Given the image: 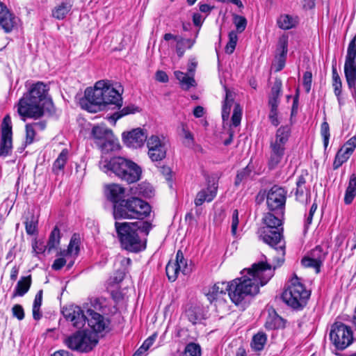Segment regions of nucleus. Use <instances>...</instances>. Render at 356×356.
Masks as SVG:
<instances>
[{
    "label": "nucleus",
    "mask_w": 356,
    "mask_h": 356,
    "mask_svg": "<svg viewBox=\"0 0 356 356\" xmlns=\"http://www.w3.org/2000/svg\"><path fill=\"white\" fill-rule=\"evenodd\" d=\"M321 134L323 139V145L325 148H326L329 143L330 138V127L328 123L325 121L321 124Z\"/></svg>",
    "instance_id": "nucleus-48"
},
{
    "label": "nucleus",
    "mask_w": 356,
    "mask_h": 356,
    "mask_svg": "<svg viewBox=\"0 0 356 356\" xmlns=\"http://www.w3.org/2000/svg\"><path fill=\"white\" fill-rule=\"evenodd\" d=\"M82 104L87 111L95 113L102 106L115 105L120 108L122 98L120 91L113 88L109 81L101 80L96 82L94 88H86L85 100Z\"/></svg>",
    "instance_id": "nucleus-4"
},
{
    "label": "nucleus",
    "mask_w": 356,
    "mask_h": 356,
    "mask_svg": "<svg viewBox=\"0 0 356 356\" xmlns=\"http://www.w3.org/2000/svg\"><path fill=\"white\" fill-rule=\"evenodd\" d=\"M326 255L327 252L324 251L319 245L311 250L308 254V256L312 258V260L313 259V261H315L317 265H320L321 266L325 260Z\"/></svg>",
    "instance_id": "nucleus-37"
},
{
    "label": "nucleus",
    "mask_w": 356,
    "mask_h": 356,
    "mask_svg": "<svg viewBox=\"0 0 356 356\" xmlns=\"http://www.w3.org/2000/svg\"><path fill=\"white\" fill-rule=\"evenodd\" d=\"M79 251V241L76 238L72 237L70 240L69 246H68V252L70 254H77Z\"/></svg>",
    "instance_id": "nucleus-57"
},
{
    "label": "nucleus",
    "mask_w": 356,
    "mask_h": 356,
    "mask_svg": "<svg viewBox=\"0 0 356 356\" xmlns=\"http://www.w3.org/2000/svg\"><path fill=\"white\" fill-rule=\"evenodd\" d=\"M125 189L118 184H111L106 186L105 193L110 201L114 204L122 201L124 196Z\"/></svg>",
    "instance_id": "nucleus-20"
},
{
    "label": "nucleus",
    "mask_w": 356,
    "mask_h": 356,
    "mask_svg": "<svg viewBox=\"0 0 356 356\" xmlns=\"http://www.w3.org/2000/svg\"><path fill=\"white\" fill-rule=\"evenodd\" d=\"M186 316L189 321H191L193 324H195L197 321L200 320V315L195 308L188 309L186 311Z\"/></svg>",
    "instance_id": "nucleus-56"
},
{
    "label": "nucleus",
    "mask_w": 356,
    "mask_h": 356,
    "mask_svg": "<svg viewBox=\"0 0 356 356\" xmlns=\"http://www.w3.org/2000/svg\"><path fill=\"white\" fill-rule=\"evenodd\" d=\"M291 134V129L289 126H282L276 131L274 138L270 141V150L284 156L286 144Z\"/></svg>",
    "instance_id": "nucleus-16"
},
{
    "label": "nucleus",
    "mask_w": 356,
    "mask_h": 356,
    "mask_svg": "<svg viewBox=\"0 0 356 356\" xmlns=\"http://www.w3.org/2000/svg\"><path fill=\"white\" fill-rule=\"evenodd\" d=\"M353 153L350 152L346 147H342L337 152L334 161L333 163V168L334 170L338 169L347 160L350 158Z\"/></svg>",
    "instance_id": "nucleus-31"
},
{
    "label": "nucleus",
    "mask_w": 356,
    "mask_h": 356,
    "mask_svg": "<svg viewBox=\"0 0 356 356\" xmlns=\"http://www.w3.org/2000/svg\"><path fill=\"white\" fill-rule=\"evenodd\" d=\"M42 294H43L42 290H40L38 291V293L35 295L34 301H33V307L35 308V307H41L42 302Z\"/></svg>",
    "instance_id": "nucleus-64"
},
{
    "label": "nucleus",
    "mask_w": 356,
    "mask_h": 356,
    "mask_svg": "<svg viewBox=\"0 0 356 356\" xmlns=\"http://www.w3.org/2000/svg\"><path fill=\"white\" fill-rule=\"evenodd\" d=\"M15 18L9 12L5 4L0 1V25L6 33L10 32L15 26Z\"/></svg>",
    "instance_id": "nucleus-19"
},
{
    "label": "nucleus",
    "mask_w": 356,
    "mask_h": 356,
    "mask_svg": "<svg viewBox=\"0 0 356 356\" xmlns=\"http://www.w3.org/2000/svg\"><path fill=\"white\" fill-rule=\"evenodd\" d=\"M278 26L284 30H289L293 28L298 24V17L289 15H282L277 19Z\"/></svg>",
    "instance_id": "nucleus-29"
},
{
    "label": "nucleus",
    "mask_w": 356,
    "mask_h": 356,
    "mask_svg": "<svg viewBox=\"0 0 356 356\" xmlns=\"http://www.w3.org/2000/svg\"><path fill=\"white\" fill-rule=\"evenodd\" d=\"M202 350L199 344L189 343L185 348L183 356H201Z\"/></svg>",
    "instance_id": "nucleus-38"
},
{
    "label": "nucleus",
    "mask_w": 356,
    "mask_h": 356,
    "mask_svg": "<svg viewBox=\"0 0 356 356\" xmlns=\"http://www.w3.org/2000/svg\"><path fill=\"white\" fill-rule=\"evenodd\" d=\"M278 106H270V113H269V120L271 122V124L277 127L280 124V120H278L277 115H278V111H277Z\"/></svg>",
    "instance_id": "nucleus-51"
},
{
    "label": "nucleus",
    "mask_w": 356,
    "mask_h": 356,
    "mask_svg": "<svg viewBox=\"0 0 356 356\" xmlns=\"http://www.w3.org/2000/svg\"><path fill=\"white\" fill-rule=\"evenodd\" d=\"M217 193V186L214 184L206 189L200 191L195 199V204L198 207L202 205L205 201L211 202L216 197Z\"/></svg>",
    "instance_id": "nucleus-21"
},
{
    "label": "nucleus",
    "mask_w": 356,
    "mask_h": 356,
    "mask_svg": "<svg viewBox=\"0 0 356 356\" xmlns=\"http://www.w3.org/2000/svg\"><path fill=\"white\" fill-rule=\"evenodd\" d=\"M156 338V334H153L152 336L149 337L142 344V349H145L146 351H147L149 347L154 343Z\"/></svg>",
    "instance_id": "nucleus-60"
},
{
    "label": "nucleus",
    "mask_w": 356,
    "mask_h": 356,
    "mask_svg": "<svg viewBox=\"0 0 356 356\" xmlns=\"http://www.w3.org/2000/svg\"><path fill=\"white\" fill-rule=\"evenodd\" d=\"M295 195H296V198L297 200L303 202V200H305V197H307V195L306 187L296 186Z\"/></svg>",
    "instance_id": "nucleus-58"
},
{
    "label": "nucleus",
    "mask_w": 356,
    "mask_h": 356,
    "mask_svg": "<svg viewBox=\"0 0 356 356\" xmlns=\"http://www.w3.org/2000/svg\"><path fill=\"white\" fill-rule=\"evenodd\" d=\"M309 296L310 292L306 290L296 275L291 279L290 285L282 294L283 301L294 309H302Z\"/></svg>",
    "instance_id": "nucleus-9"
},
{
    "label": "nucleus",
    "mask_w": 356,
    "mask_h": 356,
    "mask_svg": "<svg viewBox=\"0 0 356 356\" xmlns=\"http://www.w3.org/2000/svg\"><path fill=\"white\" fill-rule=\"evenodd\" d=\"M316 209H317V204L314 202L312 205V207L309 209V214L305 220V227L306 229L308 228L309 225H311V223L312 222V219H313V216H314V213L316 211Z\"/></svg>",
    "instance_id": "nucleus-59"
},
{
    "label": "nucleus",
    "mask_w": 356,
    "mask_h": 356,
    "mask_svg": "<svg viewBox=\"0 0 356 356\" xmlns=\"http://www.w3.org/2000/svg\"><path fill=\"white\" fill-rule=\"evenodd\" d=\"M182 134L184 136L183 143L186 147H193L195 143V140L193 134L186 129L185 125L182 126Z\"/></svg>",
    "instance_id": "nucleus-45"
},
{
    "label": "nucleus",
    "mask_w": 356,
    "mask_h": 356,
    "mask_svg": "<svg viewBox=\"0 0 356 356\" xmlns=\"http://www.w3.org/2000/svg\"><path fill=\"white\" fill-rule=\"evenodd\" d=\"M163 39L165 41H169L170 40H174L177 42V43H183L184 42V38L179 35H175L172 33H165L163 35Z\"/></svg>",
    "instance_id": "nucleus-61"
},
{
    "label": "nucleus",
    "mask_w": 356,
    "mask_h": 356,
    "mask_svg": "<svg viewBox=\"0 0 356 356\" xmlns=\"http://www.w3.org/2000/svg\"><path fill=\"white\" fill-rule=\"evenodd\" d=\"M72 4L70 0H66L56 6L51 12V15L56 19H63L70 11Z\"/></svg>",
    "instance_id": "nucleus-25"
},
{
    "label": "nucleus",
    "mask_w": 356,
    "mask_h": 356,
    "mask_svg": "<svg viewBox=\"0 0 356 356\" xmlns=\"http://www.w3.org/2000/svg\"><path fill=\"white\" fill-rule=\"evenodd\" d=\"M332 86L334 88V93L337 97V100L341 104V94L342 90L341 79L337 72L336 64L332 65Z\"/></svg>",
    "instance_id": "nucleus-28"
},
{
    "label": "nucleus",
    "mask_w": 356,
    "mask_h": 356,
    "mask_svg": "<svg viewBox=\"0 0 356 356\" xmlns=\"http://www.w3.org/2000/svg\"><path fill=\"white\" fill-rule=\"evenodd\" d=\"M150 212L149 204L138 197L124 199L118 204L113 205V216L115 219L136 218L143 220L147 217Z\"/></svg>",
    "instance_id": "nucleus-8"
},
{
    "label": "nucleus",
    "mask_w": 356,
    "mask_h": 356,
    "mask_svg": "<svg viewBox=\"0 0 356 356\" xmlns=\"http://www.w3.org/2000/svg\"><path fill=\"white\" fill-rule=\"evenodd\" d=\"M62 313L65 318L70 321L76 328L83 327L87 321L88 325L95 334L103 331H109V321L92 309H88V316H86L80 307L72 305L64 307Z\"/></svg>",
    "instance_id": "nucleus-6"
},
{
    "label": "nucleus",
    "mask_w": 356,
    "mask_h": 356,
    "mask_svg": "<svg viewBox=\"0 0 356 356\" xmlns=\"http://www.w3.org/2000/svg\"><path fill=\"white\" fill-rule=\"evenodd\" d=\"M100 168L106 173L115 174L128 184L137 182L142 175V168L136 163L122 156L113 157L108 161L101 163Z\"/></svg>",
    "instance_id": "nucleus-7"
},
{
    "label": "nucleus",
    "mask_w": 356,
    "mask_h": 356,
    "mask_svg": "<svg viewBox=\"0 0 356 356\" xmlns=\"http://www.w3.org/2000/svg\"><path fill=\"white\" fill-rule=\"evenodd\" d=\"M287 191L284 188L274 185L268 192L266 203L268 208L271 211L283 214L286 200Z\"/></svg>",
    "instance_id": "nucleus-14"
},
{
    "label": "nucleus",
    "mask_w": 356,
    "mask_h": 356,
    "mask_svg": "<svg viewBox=\"0 0 356 356\" xmlns=\"http://www.w3.org/2000/svg\"><path fill=\"white\" fill-rule=\"evenodd\" d=\"M98 343L95 333L87 331H77L65 339L66 346L73 350L88 353Z\"/></svg>",
    "instance_id": "nucleus-10"
},
{
    "label": "nucleus",
    "mask_w": 356,
    "mask_h": 356,
    "mask_svg": "<svg viewBox=\"0 0 356 356\" xmlns=\"http://www.w3.org/2000/svg\"><path fill=\"white\" fill-rule=\"evenodd\" d=\"M356 195V175L353 174L350 177L348 186L345 192L344 203L350 204Z\"/></svg>",
    "instance_id": "nucleus-27"
},
{
    "label": "nucleus",
    "mask_w": 356,
    "mask_h": 356,
    "mask_svg": "<svg viewBox=\"0 0 356 356\" xmlns=\"http://www.w3.org/2000/svg\"><path fill=\"white\" fill-rule=\"evenodd\" d=\"M282 83L281 79H275L273 86L271 88L268 99L269 106H278L280 104V97L282 94Z\"/></svg>",
    "instance_id": "nucleus-23"
},
{
    "label": "nucleus",
    "mask_w": 356,
    "mask_h": 356,
    "mask_svg": "<svg viewBox=\"0 0 356 356\" xmlns=\"http://www.w3.org/2000/svg\"><path fill=\"white\" fill-rule=\"evenodd\" d=\"M32 283L31 275L24 276L17 282L13 296H23L29 290Z\"/></svg>",
    "instance_id": "nucleus-24"
},
{
    "label": "nucleus",
    "mask_w": 356,
    "mask_h": 356,
    "mask_svg": "<svg viewBox=\"0 0 356 356\" xmlns=\"http://www.w3.org/2000/svg\"><path fill=\"white\" fill-rule=\"evenodd\" d=\"M343 147H346L353 153L356 147V136L350 138Z\"/></svg>",
    "instance_id": "nucleus-63"
},
{
    "label": "nucleus",
    "mask_w": 356,
    "mask_h": 356,
    "mask_svg": "<svg viewBox=\"0 0 356 356\" xmlns=\"http://www.w3.org/2000/svg\"><path fill=\"white\" fill-rule=\"evenodd\" d=\"M175 76L179 81L181 86L184 90H187L195 84L194 78L189 74L188 75L182 72L175 71Z\"/></svg>",
    "instance_id": "nucleus-30"
},
{
    "label": "nucleus",
    "mask_w": 356,
    "mask_h": 356,
    "mask_svg": "<svg viewBox=\"0 0 356 356\" xmlns=\"http://www.w3.org/2000/svg\"><path fill=\"white\" fill-rule=\"evenodd\" d=\"M68 156V151L66 149L62 150L53 164V172L58 175L63 171L66 164Z\"/></svg>",
    "instance_id": "nucleus-34"
},
{
    "label": "nucleus",
    "mask_w": 356,
    "mask_h": 356,
    "mask_svg": "<svg viewBox=\"0 0 356 356\" xmlns=\"http://www.w3.org/2000/svg\"><path fill=\"white\" fill-rule=\"evenodd\" d=\"M344 75L350 89L356 88V35L350 40L347 49L344 63Z\"/></svg>",
    "instance_id": "nucleus-13"
},
{
    "label": "nucleus",
    "mask_w": 356,
    "mask_h": 356,
    "mask_svg": "<svg viewBox=\"0 0 356 356\" xmlns=\"http://www.w3.org/2000/svg\"><path fill=\"white\" fill-rule=\"evenodd\" d=\"M35 136V130L33 128V126L31 125L30 124H26L25 145H27L31 144L34 140Z\"/></svg>",
    "instance_id": "nucleus-50"
},
{
    "label": "nucleus",
    "mask_w": 356,
    "mask_h": 356,
    "mask_svg": "<svg viewBox=\"0 0 356 356\" xmlns=\"http://www.w3.org/2000/svg\"><path fill=\"white\" fill-rule=\"evenodd\" d=\"M147 139L146 132L140 128L134 129L131 131L122 134L123 142L127 146L131 148L136 149L142 147Z\"/></svg>",
    "instance_id": "nucleus-18"
},
{
    "label": "nucleus",
    "mask_w": 356,
    "mask_h": 356,
    "mask_svg": "<svg viewBox=\"0 0 356 356\" xmlns=\"http://www.w3.org/2000/svg\"><path fill=\"white\" fill-rule=\"evenodd\" d=\"M330 339L337 349L343 350L353 342L352 330L341 322H336L331 326Z\"/></svg>",
    "instance_id": "nucleus-12"
},
{
    "label": "nucleus",
    "mask_w": 356,
    "mask_h": 356,
    "mask_svg": "<svg viewBox=\"0 0 356 356\" xmlns=\"http://www.w3.org/2000/svg\"><path fill=\"white\" fill-rule=\"evenodd\" d=\"M282 320L277 315L269 316L265 323V327L268 330L278 329L281 326Z\"/></svg>",
    "instance_id": "nucleus-43"
},
{
    "label": "nucleus",
    "mask_w": 356,
    "mask_h": 356,
    "mask_svg": "<svg viewBox=\"0 0 356 356\" xmlns=\"http://www.w3.org/2000/svg\"><path fill=\"white\" fill-rule=\"evenodd\" d=\"M238 225V211L237 209L234 210L232 216L231 232L233 236L236 235L237 228Z\"/></svg>",
    "instance_id": "nucleus-54"
},
{
    "label": "nucleus",
    "mask_w": 356,
    "mask_h": 356,
    "mask_svg": "<svg viewBox=\"0 0 356 356\" xmlns=\"http://www.w3.org/2000/svg\"><path fill=\"white\" fill-rule=\"evenodd\" d=\"M279 44L282 51L278 58V61L276 66V72L282 70L285 65V59L287 54V39L285 38H280Z\"/></svg>",
    "instance_id": "nucleus-33"
},
{
    "label": "nucleus",
    "mask_w": 356,
    "mask_h": 356,
    "mask_svg": "<svg viewBox=\"0 0 356 356\" xmlns=\"http://www.w3.org/2000/svg\"><path fill=\"white\" fill-rule=\"evenodd\" d=\"M225 97L222 108V118L223 121L227 120L229 117L231 108L234 104V94L227 87H225Z\"/></svg>",
    "instance_id": "nucleus-26"
},
{
    "label": "nucleus",
    "mask_w": 356,
    "mask_h": 356,
    "mask_svg": "<svg viewBox=\"0 0 356 356\" xmlns=\"http://www.w3.org/2000/svg\"><path fill=\"white\" fill-rule=\"evenodd\" d=\"M36 225L37 221L34 219L33 216H32L30 220H27L25 222L26 231L29 235H33L35 234L36 231Z\"/></svg>",
    "instance_id": "nucleus-52"
},
{
    "label": "nucleus",
    "mask_w": 356,
    "mask_h": 356,
    "mask_svg": "<svg viewBox=\"0 0 356 356\" xmlns=\"http://www.w3.org/2000/svg\"><path fill=\"white\" fill-rule=\"evenodd\" d=\"M59 243H60V230L56 226L51 232L48 243H47V245L44 247V249L43 250L42 248H40L38 251H37L35 249L37 243H35V245H33V251L36 254H39L45 250H47L48 252H50L53 249L56 248V246L59 244Z\"/></svg>",
    "instance_id": "nucleus-22"
},
{
    "label": "nucleus",
    "mask_w": 356,
    "mask_h": 356,
    "mask_svg": "<svg viewBox=\"0 0 356 356\" xmlns=\"http://www.w3.org/2000/svg\"><path fill=\"white\" fill-rule=\"evenodd\" d=\"M267 336L264 332H258L253 336L251 342V347L257 351H260L264 349V345L266 343Z\"/></svg>",
    "instance_id": "nucleus-36"
},
{
    "label": "nucleus",
    "mask_w": 356,
    "mask_h": 356,
    "mask_svg": "<svg viewBox=\"0 0 356 356\" xmlns=\"http://www.w3.org/2000/svg\"><path fill=\"white\" fill-rule=\"evenodd\" d=\"M301 264L305 268H313L315 269L316 273H318L321 270V266L317 265L315 261L312 260V258L308 255L303 257L301 260Z\"/></svg>",
    "instance_id": "nucleus-49"
},
{
    "label": "nucleus",
    "mask_w": 356,
    "mask_h": 356,
    "mask_svg": "<svg viewBox=\"0 0 356 356\" xmlns=\"http://www.w3.org/2000/svg\"><path fill=\"white\" fill-rule=\"evenodd\" d=\"M152 186L147 183H142L136 187L135 191L131 192L134 195H142L143 196H149L152 193Z\"/></svg>",
    "instance_id": "nucleus-44"
},
{
    "label": "nucleus",
    "mask_w": 356,
    "mask_h": 356,
    "mask_svg": "<svg viewBox=\"0 0 356 356\" xmlns=\"http://www.w3.org/2000/svg\"><path fill=\"white\" fill-rule=\"evenodd\" d=\"M174 263L177 264V266L179 267V270L184 275H188L192 270L191 265L188 264L187 260L185 259L184 254L180 250L177 252L176 260Z\"/></svg>",
    "instance_id": "nucleus-32"
},
{
    "label": "nucleus",
    "mask_w": 356,
    "mask_h": 356,
    "mask_svg": "<svg viewBox=\"0 0 356 356\" xmlns=\"http://www.w3.org/2000/svg\"><path fill=\"white\" fill-rule=\"evenodd\" d=\"M13 315L18 320L22 321L24 318V312L22 305H15L12 308Z\"/></svg>",
    "instance_id": "nucleus-55"
},
{
    "label": "nucleus",
    "mask_w": 356,
    "mask_h": 356,
    "mask_svg": "<svg viewBox=\"0 0 356 356\" xmlns=\"http://www.w3.org/2000/svg\"><path fill=\"white\" fill-rule=\"evenodd\" d=\"M252 170L249 166H246L245 168L239 171L236 177L234 184L238 186L243 180L247 179L251 173Z\"/></svg>",
    "instance_id": "nucleus-47"
},
{
    "label": "nucleus",
    "mask_w": 356,
    "mask_h": 356,
    "mask_svg": "<svg viewBox=\"0 0 356 356\" xmlns=\"http://www.w3.org/2000/svg\"><path fill=\"white\" fill-rule=\"evenodd\" d=\"M48 88L42 82L33 84L29 90L19 99L17 105L19 115L25 118L38 119L43 116L44 110L54 112L51 99L47 97Z\"/></svg>",
    "instance_id": "nucleus-2"
},
{
    "label": "nucleus",
    "mask_w": 356,
    "mask_h": 356,
    "mask_svg": "<svg viewBox=\"0 0 356 356\" xmlns=\"http://www.w3.org/2000/svg\"><path fill=\"white\" fill-rule=\"evenodd\" d=\"M242 115V108L238 104L234 105L233 114L232 116V125L237 127L240 124Z\"/></svg>",
    "instance_id": "nucleus-46"
},
{
    "label": "nucleus",
    "mask_w": 356,
    "mask_h": 356,
    "mask_svg": "<svg viewBox=\"0 0 356 356\" xmlns=\"http://www.w3.org/2000/svg\"><path fill=\"white\" fill-rule=\"evenodd\" d=\"M312 74L309 71H307L304 73L303 75V86L305 89V91L308 93L309 92L312 87Z\"/></svg>",
    "instance_id": "nucleus-53"
},
{
    "label": "nucleus",
    "mask_w": 356,
    "mask_h": 356,
    "mask_svg": "<svg viewBox=\"0 0 356 356\" xmlns=\"http://www.w3.org/2000/svg\"><path fill=\"white\" fill-rule=\"evenodd\" d=\"M66 264V260L64 258L56 259L52 264V268L55 270H60Z\"/></svg>",
    "instance_id": "nucleus-62"
},
{
    "label": "nucleus",
    "mask_w": 356,
    "mask_h": 356,
    "mask_svg": "<svg viewBox=\"0 0 356 356\" xmlns=\"http://www.w3.org/2000/svg\"><path fill=\"white\" fill-rule=\"evenodd\" d=\"M264 222L266 225L259 229V237L277 252L273 257V266L270 265L273 274L274 270L284 261L285 241L282 234V223L278 217L271 213L265 215Z\"/></svg>",
    "instance_id": "nucleus-3"
},
{
    "label": "nucleus",
    "mask_w": 356,
    "mask_h": 356,
    "mask_svg": "<svg viewBox=\"0 0 356 356\" xmlns=\"http://www.w3.org/2000/svg\"><path fill=\"white\" fill-rule=\"evenodd\" d=\"M12 122L11 118L6 115L1 124V137L0 141V157H7L12 154Z\"/></svg>",
    "instance_id": "nucleus-15"
},
{
    "label": "nucleus",
    "mask_w": 356,
    "mask_h": 356,
    "mask_svg": "<svg viewBox=\"0 0 356 356\" xmlns=\"http://www.w3.org/2000/svg\"><path fill=\"white\" fill-rule=\"evenodd\" d=\"M233 23L236 26V32L242 33L245 31L247 26V19L245 17L233 14Z\"/></svg>",
    "instance_id": "nucleus-41"
},
{
    "label": "nucleus",
    "mask_w": 356,
    "mask_h": 356,
    "mask_svg": "<svg viewBox=\"0 0 356 356\" xmlns=\"http://www.w3.org/2000/svg\"><path fill=\"white\" fill-rule=\"evenodd\" d=\"M242 276L228 283L216 284L211 289L218 298L222 294L224 286L228 296L236 305H243L249 297L257 295L259 286L265 285L273 277V270L267 262L254 264L251 268L241 271Z\"/></svg>",
    "instance_id": "nucleus-1"
},
{
    "label": "nucleus",
    "mask_w": 356,
    "mask_h": 356,
    "mask_svg": "<svg viewBox=\"0 0 356 356\" xmlns=\"http://www.w3.org/2000/svg\"><path fill=\"white\" fill-rule=\"evenodd\" d=\"M91 134L95 143L103 152L108 153L118 148V140L113 131L105 125L94 126Z\"/></svg>",
    "instance_id": "nucleus-11"
},
{
    "label": "nucleus",
    "mask_w": 356,
    "mask_h": 356,
    "mask_svg": "<svg viewBox=\"0 0 356 356\" xmlns=\"http://www.w3.org/2000/svg\"><path fill=\"white\" fill-rule=\"evenodd\" d=\"M115 227L118 237L123 249L129 252H138L145 248V243L141 236H147L152 229L148 221L139 220L134 222H115Z\"/></svg>",
    "instance_id": "nucleus-5"
},
{
    "label": "nucleus",
    "mask_w": 356,
    "mask_h": 356,
    "mask_svg": "<svg viewBox=\"0 0 356 356\" xmlns=\"http://www.w3.org/2000/svg\"><path fill=\"white\" fill-rule=\"evenodd\" d=\"M165 272L168 280L170 282H174L179 273V267L174 262L169 261L165 267Z\"/></svg>",
    "instance_id": "nucleus-40"
},
{
    "label": "nucleus",
    "mask_w": 356,
    "mask_h": 356,
    "mask_svg": "<svg viewBox=\"0 0 356 356\" xmlns=\"http://www.w3.org/2000/svg\"><path fill=\"white\" fill-rule=\"evenodd\" d=\"M229 42L225 47V52L228 54H232L236 46L238 41L237 33L234 31H232L229 33Z\"/></svg>",
    "instance_id": "nucleus-42"
},
{
    "label": "nucleus",
    "mask_w": 356,
    "mask_h": 356,
    "mask_svg": "<svg viewBox=\"0 0 356 356\" xmlns=\"http://www.w3.org/2000/svg\"><path fill=\"white\" fill-rule=\"evenodd\" d=\"M136 112H139V108L134 105H129L123 108L120 111L115 113L113 115L109 117V120L113 122L115 124L116 121L120 118L129 115L133 114Z\"/></svg>",
    "instance_id": "nucleus-35"
},
{
    "label": "nucleus",
    "mask_w": 356,
    "mask_h": 356,
    "mask_svg": "<svg viewBox=\"0 0 356 356\" xmlns=\"http://www.w3.org/2000/svg\"><path fill=\"white\" fill-rule=\"evenodd\" d=\"M269 154H270L268 160V167L270 170H274L281 163L282 160L284 158V156L280 154L272 152L270 150Z\"/></svg>",
    "instance_id": "nucleus-39"
},
{
    "label": "nucleus",
    "mask_w": 356,
    "mask_h": 356,
    "mask_svg": "<svg viewBox=\"0 0 356 356\" xmlns=\"http://www.w3.org/2000/svg\"><path fill=\"white\" fill-rule=\"evenodd\" d=\"M148 156L152 161H160L166 156L167 147L165 143L157 136H152L147 140Z\"/></svg>",
    "instance_id": "nucleus-17"
}]
</instances>
